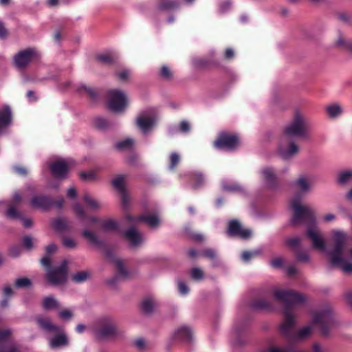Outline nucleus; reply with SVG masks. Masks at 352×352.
<instances>
[{"instance_id":"1","label":"nucleus","mask_w":352,"mask_h":352,"mask_svg":"<svg viewBox=\"0 0 352 352\" xmlns=\"http://www.w3.org/2000/svg\"><path fill=\"white\" fill-rule=\"evenodd\" d=\"M307 236L315 249L327 255L333 265L340 267L345 273L352 272V263L347 261V256L349 254L352 255V250L350 252L346 250L347 236L344 232L339 230L333 232L334 246L331 251H327L324 240L316 225L308 226Z\"/></svg>"},{"instance_id":"2","label":"nucleus","mask_w":352,"mask_h":352,"mask_svg":"<svg viewBox=\"0 0 352 352\" xmlns=\"http://www.w3.org/2000/svg\"><path fill=\"white\" fill-rule=\"evenodd\" d=\"M274 296L280 300L286 302H291L292 305H287L283 310L285 316L284 322L280 327L283 333L287 334L290 329L294 324V316L293 314V304L300 302L304 300V297L294 291L276 289L274 290Z\"/></svg>"},{"instance_id":"3","label":"nucleus","mask_w":352,"mask_h":352,"mask_svg":"<svg viewBox=\"0 0 352 352\" xmlns=\"http://www.w3.org/2000/svg\"><path fill=\"white\" fill-rule=\"evenodd\" d=\"M309 127V120L301 113L296 111L292 122L285 126L282 136L289 139H292L293 137H305Z\"/></svg>"},{"instance_id":"4","label":"nucleus","mask_w":352,"mask_h":352,"mask_svg":"<svg viewBox=\"0 0 352 352\" xmlns=\"http://www.w3.org/2000/svg\"><path fill=\"white\" fill-rule=\"evenodd\" d=\"M37 322L43 329L57 333L58 335L49 339L51 348L55 349L65 346L68 343L67 338L63 332V329L60 327L53 324L48 318H38Z\"/></svg>"},{"instance_id":"5","label":"nucleus","mask_w":352,"mask_h":352,"mask_svg":"<svg viewBox=\"0 0 352 352\" xmlns=\"http://www.w3.org/2000/svg\"><path fill=\"white\" fill-rule=\"evenodd\" d=\"M291 207L294 210L292 222L298 223L307 220H314L315 212L314 210L307 205H302L299 198L295 197L291 201Z\"/></svg>"},{"instance_id":"6","label":"nucleus","mask_w":352,"mask_h":352,"mask_svg":"<svg viewBox=\"0 0 352 352\" xmlns=\"http://www.w3.org/2000/svg\"><path fill=\"white\" fill-rule=\"evenodd\" d=\"M127 104V98L125 94L117 89H112L108 94L109 108L115 112L123 111Z\"/></svg>"},{"instance_id":"7","label":"nucleus","mask_w":352,"mask_h":352,"mask_svg":"<svg viewBox=\"0 0 352 352\" xmlns=\"http://www.w3.org/2000/svg\"><path fill=\"white\" fill-rule=\"evenodd\" d=\"M298 146L294 142L292 139L287 137H281L277 148V153L280 157L288 160L293 157L298 152Z\"/></svg>"},{"instance_id":"8","label":"nucleus","mask_w":352,"mask_h":352,"mask_svg":"<svg viewBox=\"0 0 352 352\" xmlns=\"http://www.w3.org/2000/svg\"><path fill=\"white\" fill-rule=\"evenodd\" d=\"M67 274V262L63 261L59 267L47 270V278L50 284L59 285L65 282Z\"/></svg>"},{"instance_id":"9","label":"nucleus","mask_w":352,"mask_h":352,"mask_svg":"<svg viewBox=\"0 0 352 352\" xmlns=\"http://www.w3.org/2000/svg\"><path fill=\"white\" fill-rule=\"evenodd\" d=\"M239 145V140L234 135L222 133L214 142V146L219 149L231 151Z\"/></svg>"},{"instance_id":"10","label":"nucleus","mask_w":352,"mask_h":352,"mask_svg":"<svg viewBox=\"0 0 352 352\" xmlns=\"http://www.w3.org/2000/svg\"><path fill=\"white\" fill-rule=\"evenodd\" d=\"M36 57L37 54L34 50L28 49L16 54L14 57V63L16 67L22 69L36 59Z\"/></svg>"},{"instance_id":"11","label":"nucleus","mask_w":352,"mask_h":352,"mask_svg":"<svg viewBox=\"0 0 352 352\" xmlns=\"http://www.w3.org/2000/svg\"><path fill=\"white\" fill-rule=\"evenodd\" d=\"M72 164V160L58 159L50 165V170L56 177H64Z\"/></svg>"},{"instance_id":"12","label":"nucleus","mask_w":352,"mask_h":352,"mask_svg":"<svg viewBox=\"0 0 352 352\" xmlns=\"http://www.w3.org/2000/svg\"><path fill=\"white\" fill-rule=\"evenodd\" d=\"M155 122V114L153 110L141 113L137 119V124L143 133H146Z\"/></svg>"},{"instance_id":"13","label":"nucleus","mask_w":352,"mask_h":352,"mask_svg":"<svg viewBox=\"0 0 352 352\" xmlns=\"http://www.w3.org/2000/svg\"><path fill=\"white\" fill-rule=\"evenodd\" d=\"M228 233L230 236H237L242 239H248L252 235L250 230L243 228L240 223L236 220L230 221Z\"/></svg>"},{"instance_id":"14","label":"nucleus","mask_w":352,"mask_h":352,"mask_svg":"<svg viewBox=\"0 0 352 352\" xmlns=\"http://www.w3.org/2000/svg\"><path fill=\"white\" fill-rule=\"evenodd\" d=\"M102 327L98 331L97 336L100 338L113 336L118 333V326L109 318H104L101 320Z\"/></svg>"},{"instance_id":"15","label":"nucleus","mask_w":352,"mask_h":352,"mask_svg":"<svg viewBox=\"0 0 352 352\" xmlns=\"http://www.w3.org/2000/svg\"><path fill=\"white\" fill-rule=\"evenodd\" d=\"M126 219L130 222L144 221L151 228H156L160 222L159 217L153 213L141 215L138 218H133L131 216L128 215L126 217Z\"/></svg>"},{"instance_id":"16","label":"nucleus","mask_w":352,"mask_h":352,"mask_svg":"<svg viewBox=\"0 0 352 352\" xmlns=\"http://www.w3.org/2000/svg\"><path fill=\"white\" fill-rule=\"evenodd\" d=\"M124 237L132 247H138L144 241L143 235L135 228L126 230L124 232Z\"/></svg>"},{"instance_id":"17","label":"nucleus","mask_w":352,"mask_h":352,"mask_svg":"<svg viewBox=\"0 0 352 352\" xmlns=\"http://www.w3.org/2000/svg\"><path fill=\"white\" fill-rule=\"evenodd\" d=\"M125 177L120 175L113 180V185L120 192L123 205L126 206L129 200V195L124 188Z\"/></svg>"},{"instance_id":"18","label":"nucleus","mask_w":352,"mask_h":352,"mask_svg":"<svg viewBox=\"0 0 352 352\" xmlns=\"http://www.w3.org/2000/svg\"><path fill=\"white\" fill-rule=\"evenodd\" d=\"M10 334V330L0 331V352H19L16 349L8 344Z\"/></svg>"},{"instance_id":"19","label":"nucleus","mask_w":352,"mask_h":352,"mask_svg":"<svg viewBox=\"0 0 352 352\" xmlns=\"http://www.w3.org/2000/svg\"><path fill=\"white\" fill-rule=\"evenodd\" d=\"M331 320V313L329 310H324L314 315L312 323L323 326L329 324Z\"/></svg>"},{"instance_id":"20","label":"nucleus","mask_w":352,"mask_h":352,"mask_svg":"<svg viewBox=\"0 0 352 352\" xmlns=\"http://www.w3.org/2000/svg\"><path fill=\"white\" fill-rule=\"evenodd\" d=\"M30 204L32 207L34 208L45 210L50 207L52 204L50 200L43 196H34L32 199Z\"/></svg>"},{"instance_id":"21","label":"nucleus","mask_w":352,"mask_h":352,"mask_svg":"<svg viewBox=\"0 0 352 352\" xmlns=\"http://www.w3.org/2000/svg\"><path fill=\"white\" fill-rule=\"evenodd\" d=\"M22 200V195L16 192L14 194L12 197V205H11L8 211L6 212V216L10 219H17L19 217V213L16 211L14 208V205L19 204Z\"/></svg>"},{"instance_id":"22","label":"nucleus","mask_w":352,"mask_h":352,"mask_svg":"<svg viewBox=\"0 0 352 352\" xmlns=\"http://www.w3.org/2000/svg\"><path fill=\"white\" fill-rule=\"evenodd\" d=\"M12 121L11 111L9 107L6 106L0 112V129L7 126Z\"/></svg>"},{"instance_id":"23","label":"nucleus","mask_w":352,"mask_h":352,"mask_svg":"<svg viewBox=\"0 0 352 352\" xmlns=\"http://www.w3.org/2000/svg\"><path fill=\"white\" fill-rule=\"evenodd\" d=\"M296 185L302 192H307L311 188V181L309 177L300 176L296 182Z\"/></svg>"},{"instance_id":"24","label":"nucleus","mask_w":352,"mask_h":352,"mask_svg":"<svg viewBox=\"0 0 352 352\" xmlns=\"http://www.w3.org/2000/svg\"><path fill=\"white\" fill-rule=\"evenodd\" d=\"M42 305L44 309L54 310L59 307V302L53 296H49L43 298Z\"/></svg>"},{"instance_id":"25","label":"nucleus","mask_w":352,"mask_h":352,"mask_svg":"<svg viewBox=\"0 0 352 352\" xmlns=\"http://www.w3.org/2000/svg\"><path fill=\"white\" fill-rule=\"evenodd\" d=\"M261 175L266 184L269 186H271L276 178L273 169L269 167L265 168L261 170Z\"/></svg>"},{"instance_id":"26","label":"nucleus","mask_w":352,"mask_h":352,"mask_svg":"<svg viewBox=\"0 0 352 352\" xmlns=\"http://www.w3.org/2000/svg\"><path fill=\"white\" fill-rule=\"evenodd\" d=\"M174 336L177 339L188 340L190 338L191 331L188 327H182L175 331Z\"/></svg>"},{"instance_id":"27","label":"nucleus","mask_w":352,"mask_h":352,"mask_svg":"<svg viewBox=\"0 0 352 352\" xmlns=\"http://www.w3.org/2000/svg\"><path fill=\"white\" fill-rule=\"evenodd\" d=\"M326 111L330 118H335L342 113L341 107L338 104H331L326 107Z\"/></svg>"},{"instance_id":"28","label":"nucleus","mask_w":352,"mask_h":352,"mask_svg":"<svg viewBox=\"0 0 352 352\" xmlns=\"http://www.w3.org/2000/svg\"><path fill=\"white\" fill-rule=\"evenodd\" d=\"M156 307L157 304L155 301L151 298L144 299L142 303V309L145 314L151 313Z\"/></svg>"},{"instance_id":"29","label":"nucleus","mask_w":352,"mask_h":352,"mask_svg":"<svg viewBox=\"0 0 352 352\" xmlns=\"http://www.w3.org/2000/svg\"><path fill=\"white\" fill-rule=\"evenodd\" d=\"M338 183L346 185L352 182V170H347L340 173L338 175Z\"/></svg>"},{"instance_id":"30","label":"nucleus","mask_w":352,"mask_h":352,"mask_svg":"<svg viewBox=\"0 0 352 352\" xmlns=\"http://www.w3.org/2000/svg\"><path fill=\"white\" fill-rule=\"evenodd\" d=\"M312 327L311 325H307L302 328L294 336V339L295 340H300L307 338L311 335Z\"/></svg>"},{"instance_id":"31","label":"nucleus","mask_w":352,"mask_h":352,"mask_svg":"<svg viewBox=\"0 0 352 352\" xmlns=\"http://www.w3.org/2000/svg\"><path fill=\"white\" fill-rule=\"evenodd\" d=\"M89 273L86 271H81L72 275V279L76 283H82L85 281L89 277Z\"/></svg>"},{"instance_id":"32","label":"nucleus","mask_w":352,"mask_h":352,"mask_svg":"<svg viewBox=\"0 0 352 352\" xmlns=\"http://www.w3.org/2000/svg\"><path fill=\"white\" fill-rule=\"evenodd\" d=\"M102 226L105 230H116L118 228V224L113 219H107L103 221Z\"/></svg>"},{"instance_id":"33","label":"nucleus","mask_w":352,"mask_h":352,"mask_svg":"<svg viewBox=\"0 0 352 352\" xmlns=\"http://www.w3.org/2000/svg\"><path fill=\"white\" fill-rule=\"evenodd\" d=\"M133 146V141L131 139H126L117 143V148L124 151L131 148Z\"/></svg>"},{"instance_id":"34","label":"nucleus","mask_w":352,"mask_h":352,"mask_svg":"<svg viewBox=\"0 0 352 352\" xmlns=\"http://www.w3.org/2000/svg\"><path fill=\"white\" fill-rule=\"evenodd\" d=\"M84 201L92 209H97L100 208V204L90 195H86L83 197Z\"/></svg>"},{"instance_id":"35","label":"nucleus","mask_w":352,"mask_h":352,"mask_svg":"<svg viewBox=\"0 0 352 352\" xmlns=\"http://www.w3.org/2000/svg\"><path fill=\"white\" fill-rule=\"evenodd\" d=\"M52 226L57 231H63L67 228V222L63 219H58L53 222Z\"/></svg>"},{"instance_id":"36","label":"nucleus","mask_w":352,"mask_h":352,"mask_svg":"<svg viewBox=\"0 0 352 352\" xmlns=\"http://www.w3.org/2000/svg\"><path fill=\"white\" fill-rule=\"evenodd\" d=\"M115 265L118 270V272L120 276L125 277L127 275V272L124 268V263L120 259H116L114 261Z\"/></svg>"},{"instance_id":"37","label":"nucleus","mask_w":352,"mask_h":352,"mask_svg":"<svg viewBox=\"0 0 352 352\" xmlns=\"http://www.w3.org/2000/svg\"><path fill=\"white\" fill-rule=\"evenodd\" d=\"M79 91L82 94H86L90 97H94L96 96V91L94 89L85 85H82L80 86Z\"/></svg>"},{"instance_id":"38","label":"nucleus","mask_w":352,"mask_h":352,"mask_svg":"<svg viewBox=\"0 0 352 352\" xmlns=\"http://www.w3.org/2000/svg\"><path fill=\"white\" fill-rule=\"evenodd\" d=\"M31 285L30 279L27 278H20L16 280L15 286L16 287H26Z\"/></svg>"},{"instance_id":"39","label":"nucleus","mask_w":352,"mask_h":352,"mask_svg":"<svg viewBox=\"0 0 352 352\" xmlns=\"http://www.w3.org/2000/svg\"><path fill=\"white\" fill-rule=\"evenodd\" d=\"M82 234L89 242L97 243V237L94 232L89 230H84Z\"/></svg>"},{"instance_id":"40","label":"nucleus","mask_w":352,"mask_h":352,"mask_svg":"<svg viewBox=\"0 0 352 352\" xmlns=\"http://www.w3.org/2000/svg\"><path fill=\"white\" fill-rule=\"evenodd\" d=\"M292 352H304L302 351H293ZM310 352H327V349L318 343L312 345Z\"/></svg>"},{"instance_id":"41","label":"nucleus","mask_w":352,"mask_h":352,"mask_svg":"<svg viewBox=\"0 0 352 352\" xmlns=\"http://www.w3.org/2000/svg\"><path fill=\"white\" fill-rule=\"evenodd\" d=\"M190 273L192 278L195 280H200L204 276L203 272L197 267L192 268Z\"/></svg>"},{"instance_id":"42","label":"nucleus","mask_w":352,"mask_h":352,"mask_svg":"<svg viewBox=\"0 0 352 352\" xmlns=\"http://www.w3.org/2000/svg\"><path fill=\"white\" fill-rule=\"evenodd\" d=\"M59 317L65 320H69L72 318L73 314L71 310L69 309H63L58 314Z\"/></svg>"},{"instance_id":"43","label":"nucleus","mask_w":352,"mask_h":352,"mask_svg":"<svg viewBox=\"0 0 352 352\" xmlns=\"http://www.w3.org/2000/svg\"><path fill=\"white\" fill-rule=\"evenodd\" d=\"M63 244L67 248H74L76 246V242L72 238L63 239Z\"/></svg>"},{"instance_id":"44","label":"nucleus","mask_w":352,"mask_h":352,"mask_svg":"<svg viewBox=\"0 0 352 352\" xmlns=\"http://www.w3.org/2000/svg\"><path fill=\"white\" fill-rule=\"evenodd\" d=\"M170 168L173 169L179 161V156L175 153H173L170 156Z\"/></svg>"},{"instance_id":"45","label":"nucleus","mask_w":352,"mask_h":352,"mask_svg":"<svg viewBox=\"0 0 352 352\" xmlns=\"http://www.w3.org/2000/svg\"><path fill=\"white\" fill-rule=\"evenodd\" d=\"M261 352H292V350L283 349L276 346H272L267 349L262 351Z\"/></svg>"},{"instance_id":"46","label":"nucleus","mask_w":352,"mask_h":352,"mask_svg":"<svg viewBox=\"0 0 352 352\" xmlns=\"http://www.w3.org/2000/svg\"><path fill=\"white\" fill-rule=\"evenodd\" d=\"M223 188L224 190L232 192L240 190L241 187L237 184H234L230 186L223 184Z\"/></svg>"},{"instance_id":"47","label":"nucleus","mask_w":352,"mask_h":352,"mask_svg":"<svg viewBox=\"0 0 352 352\" xmlns=\"http://www.w3.org/2000/svg\"><path fill=\"white\" fill-rule=\"evenodd\" d=\"M33 240L30 236H25L23 239V245L27 249L30 250L33 248Z\"/></svg>"},{"instance_id":"48","label":"nucleus","mask_w":352,"mask_h":352,"mask_svg":"<svg viewBox=\"0 0 352 352\" xmlns=\"http://www.w3.org/2000/svg\"><path fill=\"white\" fill-rule=\"evenodd\" d=\"M161 76L166 79H170L172 77V72L168 67L163 66L161 69Z\"/></svg>"},{"instance_id":"49","label":"nucleus","mask_w":352,"mask_h":352,"mask_svg":"<svg viewBox=\"0 0 352 352\" xmlns=\"http://www.w3.org/2000/svg\"><path fill=\"white\" fill-rule=\"evenodd\" d=\"M194 181H195V183L193 184L194 187L197 188V187L200 186L204 182V178L201 174L197 173L195 175Z\"/></svg>"},{"instance_id":"50","label":"nucleus","mask_w":352,"mask_h":352,"mask_svg":"<svg viewBox=\"0 0 352 352\" xmlns=\"http://www.w3.org/2000/svg\"><path fill=\"white\" fill-rule=\"evenodd\" d=\"M74 212L76 214V215L80 218V219H83L85 217V212H84V210L83 208H82V206L79 204H76L74 206Z\"/></svg>"},{"instance_id":"51","label":"nucleus","mask_w":352,"mask_h":352,"mask_svg":"<svg viewBox=\"0 0 352 352\" xmlns=\"http://www.w3.org/2000/svg\"><path fill=\"white\" fill-rule=\"evenodd\" d=\"M178 287H179V292L181 294L186 295L188 293L189 289H188V287L186 286V285L184 282L179 281L178 283Z\"/></svg>"},{"instance_id":"52","label":"nucleus","mask_w":352,"mask_h":352,"mask_svg":"<svg viewBox=\"0 0 352 352\" xmlns=\"http://www.w3.org/2000/svg\"><path fill=\"white\" fill-rule=\"evenodd\" d=\"M283 259L280 257L276 258L271 261V265L274 267H276V268L281 267L283 265Z\"/></svg>"},{"instance_id":"53","label":"nucleus","mask_w":352,"mask_h":352,"mask_svg":"<svg viewBox=\"0 0 352 352\" xmlns=\"http://www.w3.org/2000/svg\"><path fill=\"white\" fill-rule=\"evenodd\" d=\"M300 243V241L298 238L296 237H294V238H291V239H289L287 241V243L292 247V248H294L296 246H297Z\"/></svg>"},{"instance_id":"54","label":"nucleus","mask_w":352,"mask_h":352,"mask_svg":"<svg viewBox=\"0 0 352 352\" xmlns=\"http://www.w3.org/2000/svg\"><path fill=\"white\" fill-rule=\"evenodd\" d=\"M253 255H254V252H244L241 255V258L243 261L248 262L251 259Z\"/></svg>"},{"instance_id":"55","label":"nucleus","mask_w":352,"mask_h":352,"mask_svg":"<svg viewBox=\"0 0 352 352\" xmlns=\"http://www.w3.org/2000/svg\"><path fill=\"white\" fill-rule=\"evenodd\" d=\"M179 129L182 132H187L190 130V124L186 121H183L181 122L179 126Z\"/></svg>"},{"instance_id":"56","label":"nucleus","mask_w":352,"mask_h":352,"mask_svg":"<svg viewBox=\"0 0 352 352\" xmlns=\"http://www.w3.org/2000/svg\"><path fill=\"white\" fill-rule=\"evenodd\" d=\"M80 177L86 180H91L94 179V174L93 172L82 173Z\"/></svg>"},{"instance_id":"57","label":"nucleus","mask_w":352,"mask_h":352,"mask_svg":"<svg viewBox=\"0 0 352 352\" xmlns=\"http://www.w3.org/2000/svg\"><path fill=\"white\" fill-rule=\"evenodd\" d=\"M177 5V3L175 0H167L165 4L163 6L164 8H173Z\"/></svg>"},{"instance_id":"58","label":"nucleus","mask_w":352,"mask_h":352,"mask_svg":"<svg viewBox=\"0 0 352 352\" xmlns=\"http://www.w3.org/2000/svg\"><path fill=\"white\" fill-rule=\"evenodd\" d=\"M286 270H287V274L289 275V276H293V275L296 274L298 272V270L296 268V267L293 266V265L288 266L287 267Z\"/></svg>"},{"instance_id":"59","label":"nucleus","mask_w":352,"mask_h":352,"mask_svg":"<svg viewBox=\"0 0 352 352\" xmlns=\"http://www.w3.org/2000/svg\"><path fill=\"white\" fill-rule=\"evenodd\" d=\"M130 76V72L129 71H124L118 74V78L121 80H126Z\"/></svg>"},{"instance_id":"60","label":"nucleus","mask_w":352,"mask_h":352,"mask_svg":"<svg viewBox=\"0 0 352 352\" xmlns=\"http://www.w3.org/2000/svg\"><path fill=\"white\" fill-rule=\"evenodd\" d=\"M135 344L140 349H143L145 346V341L142 338L136 340Z\"/></svg>"},{"instance_id":"61","label":"nucleus","mask_w":352,"mask_h":352,"mask_svg":"<svg viewBox=\"0 0 352 352\" xmlns=\"http://www.w3.org/2000/svg\"><path fill=\"white\" fill-rule=\"evenodd\" d=\"M67 195L70 198H76V190L74 188L71 187L67 190Z\"/></svg>"},{"instance_id":"62","label":"nucleus","mask_w":352,"mask_h":352,"mask_svg":"<svg viewBox=\"0 0 352 352\" xmlns=\"http://www.w3.org/2000/svg\"><path fill=\"white\" fill-rule=\"evenodd\" d=\"M42 265L45 267H49L50 263V258L48 255L43 257L41 261Z\"/></svg>"},{"instance_id":"63","label":"nucleus","mask_w":352,"mask_h":352,"mask_svg":"<svg viewBox=\"0 0 352 352\" xmlns=\"http://www.w3.org/2000/svg\"><path fill=\"white\" fill-rule=\"evenodd\" d=\"M56 250V246L54 244H50L46 248V252L47 254H50Z\"/></svg>"},{"instance_id":"64","label":"nucleus","mask_w":352,"mask_h":352,"mask_svg":"<svg viewBox=\"0 0 352 352\" xmlns=\"http://www.w3.org/2000/svg\"><path fill=\"white\" fill-rule=\"evenodd\" d=\"M336 217L333 214H327L323 217V221L326 222L333 221Z\"/></svg>"}]
</instances>
